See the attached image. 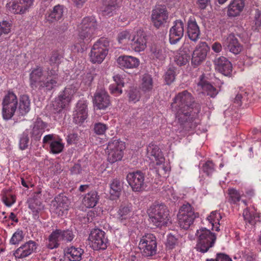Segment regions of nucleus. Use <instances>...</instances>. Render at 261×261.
Instances as JSON below:
<instances>
[{"mask_svg":"<svg viewBox=\"0 0 261 261\" xmlns=\"http://www.w3.org/2000/svg\"><path fill=\"white\" fill-rule=\"evenodd\" d=\"M63 14V6L58 5L54 7L53 11L46 14V19L49 22H53L60 19Z\"/></svg>","mask_w":261,"mask_h":261,"instance_id":"c9c22d12","label":"nucleus"},{"mask_svg":"<svg viewBox=\"0 0 261 261\" xmlns=\"http://www.w3.org/2000/svg\"><path fill=\"white\" fill-rule=\"evenodd\" d=\"M97 23L94 17L84 18L78 27V35L75 38V47H82L85 40L89 41L97 35Z\"/></svg>","mask_w":261,"mask_h":261,"instance_id":"20e7f679","label":"nucleus"},{"mask_svg":"<svg viewBox=\"0 0 261 261\" xmlns=\"http://www.w3.org/2000/svg\"><path fill=\"white\" fill-rule=\"evenodd\" d=\"M123 188V183L120 179H113L110 184V197L112 200H116L119 197Z\"/></svg>","mask_w":261,"mask_h":261,"instance_id":"7c9ffc66","label":"nucleus"},{"mask_svg":"<svg viewBox=\"0 0 261 261\" xmlns=\"http://www.w3.org/2000/svg\"><path fill=\"white\" fill-rule=\"evenodd\" d=\"M19 110L21 115H24L30 110V100L27 95H22L19 100Z\"/></svg>","mask_w":261,"mask_h":261,"instance_id":"ea45409f","label":"nucleus"},{"mask_svg":"<svg viewBox=\"0 0 261 261\" xmlns=\"http://www.w3.org/2000/svg\"><path fill=\"white\" fill-rule=\"evenodd\" d=\"M184 34V23L181 20H176L169 31V42L176 44L182 38Z\"/></svg>","mask_w":261,"mask_h":261,"instance_id":"6ab92c4d","label":"nucleus"},{"mask_svg":"<svg viewBox=\"0 0 261 261\" xmlns=\"http://www.w3.org/2000/svg\"><path fill=\"white\" fill-rule=\"evenodd\" d=\"M2 201L7 206H11L16 201V197L9 190L4 189L2 191Z\"/></svg>","mask_w":261,"mask_h":261,"instance_id":"79ce46f5","label":"nucleus"},{"mask_svg":"<svg viewBox=\"0 0 261 261\" xmlns=\"http://www.w3.org/2000/svg\"><path fill=\"white\" fill-rule=\"evenodd\" d=\"M126 179L134 192H141L146 188L144 174L140 171L129 173Z\"/></svg>","mask_w":261,"mask_h":261,"instance_id":"dca6fc26","label":"nucleus"},{"mask_svg":"<svg viewBox=\"0 0 261 261\" xmlns=\"http://www.w3.org/2000/svg\"><path fill=\"white\" fill-rule=\"evenodd\" d=\"M108 129V126L101 122L95 123L94 125L93 130L97 135H103Z\"/></svg>","mask_w":261,"mask_h":261,"instance_id":"4d7b16f0","label":"nucleus"},{"mask_svg":"<svg viewBox=\"0 0 261 261\" xmlns=\"http://www.w3.org/2000/svg\"><path fill=\"white\" fill-rule=\"evenodd\" d=\"M245 7V0H231L227 7V15L229 17L240 15Z\"/></svg>","mask_w":261,"mask_h":261,"instance_id":"a878e982","label":"nucleus"},{"mask_svg":"<svg viewBox=\"0 0 261 261\" xmlns=\"http://www.w3.org/2000/svg\"><path fill=\"white\" fill-rule=\"evenodd\" d=\"M113 80L115 82L114 84L123 87L124 86V79L120 74H116L113 76Z\"/></svg>","mask_w":261,"mask_h":261,"instance_id":"e2e57ef3","label":"nucleus"},{"mask_svg":"<svg viewBox=\"0 0 261 261\" xmlns=\"http://www.w3.org/2000/svg\"><path fill=\"white\" fill-rule=\"evenodd\" d=\"M74 237V234L71 230L56 229L48 236L46 240V246L49 249H56L60 246L61 242H70Z\"/></svg>","mask_w":261,"mask_h":261,"instance_id":"0eeeda50","label":"nucleus"},{"mask_svg":"<svg viewBox=\"0 0 261 261\" xmlns=\"http://www.w3.org/2000/svg\"><path fill=\"white\" fill-rule=\"evenodd\" d=\"M34 0H12L6 5L7 10L14 14H23L33 5Z\"/></svg>","mask_w":261,"mask_h":261,"instance_id":"4468645a","label":"nucleus"},{"mask_svg":"<svg viewBox=\"0 0 261 261\" xmlns=\"http://www.w3.org/2000/svg\"><path fill=\"white\" fill-rule=\"evenodd\" d=\"M12 23L6 20L0 22V36L7 35L11 32Z\"/></svg>","mask_w":261,"mask_h":261,"instance_id":"6e6d98bb","label":"nucleus"},{"mask_svg":"<svg viewBox=\"0 0 261 261\" xmlns=\"http://www.w3.org/2000/svg\"><path fill=\"white\" fill-rule=\"evenodd\" d=\"M210 47L205 42H200L195 48L191 58V64L196 67L206 59Z\"/></svg>","mask_w":261,"mask_h":261,"instance_id":"2eb2a0df","label":"nucleus"},{"mask_svg":"<svg viewBox=\"0 0 261 261\" xmlns=\"http://www.w3.org/2000/svg\"><path fill=\"white\" fill-rule=\"evenodd\" d=\"M121 88L122 87L115 84H111L109 86L111 93L115 96H118L122 93Z\"/></svg>","mask_w":261,"mask_h":261,"instance_id":"052dcab7","label":"nucleus"},{"mask_svg":"<svg viewBox=\"0 0 261 261\" xmlns=\"http://www.w3.org/2000/svg\"><path fill=\"white\" fill-rule=\"evenodd\" d=\"M224 46L234 55L239 54L243 50V46L234 34H229L223 42Z\"/></svg>","mask_w":261,"mask_h":261,"instance_id":"5701e85b","label":"nucleus"},{"mask_svg":"<svg viewBox=\"0 0 261 261\" xmlns=\"http://www.w3.org/2000/svg\"><path fill=\"white\" fill-rule=\"evenodd\" d=\"M153 88V80L149 74L143 75L142 79L141 88L144 91H149Z\"/></svg>","mask_w":261,"mask_h":261,"instance_id":"a18cd8bd","label":"nucleus"},{"mask_svg":"<svg viewBox=\"0 0 261 261\" xmlns=\"http://www.w3.org/2000/svg\"><path fill=\"white\" fill-rule=\"evenodd\" d=\"M59 79L58 70L48 69L44 73L43 68L38 66L30 73V86L34 90L50 91L58 86Z\"/></svg>","mask_w":261,"mask_h":261,"instance_id":"f03ea898","label":"nucleus"},{"mask_svg":"<svg viewBox=\"0 0 261 261\" xmlns=\"http://www.w3.org/2000/svg\"><path fill=\"white\" fill-rule=\"evenodd\" d=\"M190 51L189 49V44H184L179 49L174 57V61L176 64L179 66L186 65L190 60Z\"/></svg>","mask_w":261,"mask_h":261,"instance_id":"cd10ccee","label":"nucleus"},{"mask_svg":"<svg viewBox=\"0 0 261 261\" xmlns=\"http://www.w3.org/2000/svg\"><path fill=\"white\" fill-rule=\"evenodd\" d=\"M176 75V69L174 68H170L165 74V80L167 85L171 84L175 80Z\"/></svg>","mask_w":261,"mask_h":261,"instance_id":"5fc2aeb1","label":"nucleus"},{"mask_svg":"<svg viewBox=\"0 0 261 261\" xmlns=\"http://www.w3.org/2000/svg\"><path fill=\"white\" fill-rule=\"evenodd\" d=\"M139 248L144 257H151L157 253V241L155 236L152 233L143 236L139 243Z\"/></svg>","mask_w":261,"mask_h":261,"instance_id":"9d476101","label":"nucleus"},{"mask_svg":"<svg viewBox=\"0 0 261 261\" xmlns=\"http://www.w3.org/2000/svg\"><path fill=\"white\" fill-rule=\"evenodd\" d=\"M215 69L226 76H230L232 71L231 62L225 57L221 56L215 58L214 60Z\"/></svg>","mask_w":261,"mask_h":261,"instance_id":"aec40b11","label":"nucleus"},{"mask_svg":"<svg viewBox=\"0 0 261 261\" xmlns=\"http://www.w3.org/2000/svg\"><path fill=\"white\" fill-rule=\"evenodd\" d=\"M147 156L153 162L155 161L156 165H161L165 161L163 155L159 146L153 143L149 144L147 146Z\"/></svg>","mask_w":261,"mask_h":261,"instance_id":"393cba45","label":"nucleus"},{"mask_svg":"<svg viewBox=\"0 0 261 261\" xmlns=\"http://www.w3.org/2000/svg\"><path fill=\"white\" fill-rule=\"evenodd\" d=\"M33 126L42 133L45 130L49 131V126L47 123L44 122L40 118H37L33 123Z\"/></svg>","mask_w":261,"mask_h":261,"instance_id":"864d4df0","label":"nucleus"},{"mask_svg":"<svg viewBox=\"0 0 261 261\" xmlns=\"http://www.w3.org/2000/svg\"><path fill=\"white\" fill-rule=\"evenodd\" d=\"M117 62L119 67L123 69L136 68L140 65V60L138 58L128 55L119 56Z\"/></svg>","mask_w":261,"mask_h":261,"instance_id":"b1692460","label":"nucleus"},{"mask_svg":"<svg viewBox=\"0 0 261 261\" xmlns=\"http://www.w3.org/2000/svg\"><path fill=\"white\" fill-rule=\"evenodd\" d=\"M198 86L202 89L203 92L211 97H215L218 94L216 88L203 80V75L200 77V81L198 83Z\"/></svg>","mask_w":261,"mask_h":261,"instance_id":"f704fd0d","label":"nucleus"},{"mask_svg":"<svg viewBox=\"0 0 261 261\" xmlns=\"http://www.w3.org/2000/svg\"><path fill=\"white\" fill-rule=\"evenodd\" d=\"M168 18V13L165 6H158L153 10L151 19L154 25L159 28L166 22Z\"/></svg>","mask_w":261,"mask_h":261,"instance_id":"a211bd4d","label":"nucleus"},{"mask_svg":"<svg viewBox=\"0 0 261 261\" xmlns=\"http://www.w3.org/2000/svg\"><path fill=\"white\" fill-rule=\"evenodd\" d=\"M82 167L80 164H75L71 168L70 171L72 174H78L81 172Z\"/></svg>","mask_w":261,"mask_h":261,"instance_id":"338daca9","label":"nucleus"},{"mask_svg":"<svg viewBox=\"0 0 261 261\" xmlns=\"http://www.w3.org/2000/svg\"><path fill=\"white\" fill-rule=\"evenodd\" d=\"M88 116L87 104L85 101L80 100L76 104L73 114V121L77 124L84 122Z\"/></svg>","mask_w":261,"mask_h":261,"instance_id":"412c9836","label":"nucleus"},{"mask_svg":"<svg viewBox=\"0 0 261 261\" xmlns=\"http://www.w3.org/2000/svg\"><path fill=\"white\" fill-rule=\"evenodd\" d=\"M91 246L94 250H104L107 247L108 239L105 232L100 229L92 230L89 237Z\"/></svg>","mask_w":261,"mask_h":261,"instance_id":"ddd939ff","label":"nucleus"},{"mask_svg":"<svg viewBox=\"0 0 261 261\" xmlns=\"http://www.w3.org/2000/svg\"><path fill=\"white\" fill-rule=\"evenodd\" d=\"M119 7L117 0H103L100 11L103 15L112 16Z\"/></svg>","mask_w":261,"mask_h":261,"instance_id":"c756f323","label":"nucleus"},{"mask_svg":"<svg viewBox=\"0 0 261 261\" xmlns=\"http://www.w3.org/2000/svg\"><path fill=\"white\" fill-rule=\"evenodd\" d=\"M129 101L136 103L138 101L140 98V93L139 90L135 88L130 89L128 92Z\"/></svg>","mask_w":261,"mask_h":261,"instance_id":"13d9d810","label":"nucleus"},{"mask_svg":"<svg viewBox=\"0 0 261 261\" xmlns=\"http://www.w3.org/2000/svg\"><path fill=\"white\" fill-rule=\"evenodd\" d=\"M107 148L109 150L108 160L114 163L121 160L125 148V143L119 140H113L109 142Z\"/></svg>","mask_w":261,"mask_h":261,"instance_id":"f8f14e48","label":"nucleus"},{"mask_svg":"<svg viewBox=\"0 0 261 261\" xmlns=\"http://www.w3.org/2000/svg\"><path fill=\"white\" fill-rule=\"evenodd\" d=\"M210 3V0H197V5L201 10L205 9Z\"/></svg>","mask_w":261,"mask_h":261,"instance_id":"69168bd1","label":"nucleus"},{"mask_svg":"<svg viewBox=\"0 0 261 261\" xmlns=\"http://www.w3.org/2000/svg\"><path fill=\"white\" fill-rule=\"evenodd\" d=\"M187 33L192 41L196 42L199 38L200 32L199 28L194 17H190L187 23Z\"/></svg>","mask_w":261,"mask_h":261,"instance_id":"c85d7f7f","label":"nucleus"},{"mask_svg":"<svg viewBox=\"0 0 261 261\" xmlns=\"http://www.w3.org/2000/svg\"><path fill=\"white\" fill-rule=\"evenodd\" d=\"M36 249V243L30 240L18 248L14 252V255L17 258H23L30 255Z\"/></svg>","mask_w":261,"mask_h":261,"instance_id":"4be33fe9","label":"nucleus"},{"mask_svg":"<svg viewBox=\"0 0 261 261\" xmlns=\"http://www.w3.org/2000/svg\"><path fill=\"white\" fill-rule=\"evenodd\" d=\"M222 217L218 211L212 212L207 217V219L212 226L213 230L218 231L220 225V221Z\"/></svg>","mask_w":261,"mask_h":261,"instance_id":"a19ab883","label":"nucleus"},{"mask_svg":"<svg viewBox=\"0 0 261 261\" xmlns=\"http://www.w3.org/2000/svg\"><path fill=\"white\" fill-rule=\"evenodd\" d=\"M177 217L180 227L184 229H188L193 224L195 219L199 217V214L194 212L190 203H187L181 206Z\"/></svg>","mask_w":261,"mask_h":261,"instance_id":"1a4fd4ad","label":"nucleus"},{"mask_svg":"<svg viewBox=\"0 0 261 261\" xmlns=\"http://www.w3.org/2000/svg\"><path fill=\"white\" fill-rule=\"evenodd\" d=\"M171 107L176 118L181 125L190 128L196 126L194 121L198 118L201 105L195 101L191 93L188 90L178 93Z\"/></svg>","mask_w":261,"mask_h":261,"instance_id":"f257e3e1","label":"nucleus"},{"mask_svg":"<svg viewBox=\"0 0 261 261\" xmlns=\"http://www.w3.org/2000/svg\"><path fill=\"white\" fill-rule=\"evenodd\" d=\"M131 217V210L128 206L121 205L118 211V219L121 222L129 219Z\"/></svg>","mask_w":261,"mask_h":261,"instance_id":"c03bdc74","label":"nucleus"},{"mask_svg":"<svg viewBox=\"0 0 261 261\" xmlns=\"http://www.w3.org/2000/svg\"><path fill=\"white\" fill-rule=\"evenodd\" d=\"M133 33H130L129 31H124L120 32L117 37L118 41L120 44L128 43L129 41L130 42L132 38Z\"/></svg>","mask_w":261,"mask_h":261,"instance_id":"3c124183","label":"nucleus"},{"mask_svg":"<svg viewBox=\"0 0 261 261\" xmlns=\"http://www.w3.org/2000/svg\"><path fill=\"white\" fill-rule=\"evenodd\" d=\"M29 134V130H25L19 137V147L22 150H25L29 146L30 142Z\"/></svg>","mask_w":261,"mask_h":261,"instance_id":"49530a36","label":"nucleus"},{"mask_svg":"<svg viewBox=\"0 0 261 261\" xmlns=\"http://www.w3.org/2000/svg\"><path fill=\"white\" fill-rule=\"evenodd\" d=\"M24 237V234L21 229H18L12 235L9 241L11 245H17L21 242Z\"/></svg>","mask_w":261,"mask_h":261,"instance_id":"de8ad7c7","label":"nucleus"},{"mask_svg":"<svg viewBox=\"0 0 261 261\" xmlns=\"http://www.w3.org/2000/svg\"><path fill=\"white\" fill-rule=\"evenodd\" d=\"M243 215L245 222L251 225H254L259 221V215L254 211H250L248 208L244 210Z\"/></svg>","mask_w":261,"mask_h":261,"instance_id":"58836bf2","label":"nucleus"},{"mask_svg":"<svg viewBox=\"0 0 261 261\" xmlns=\"http://www.w3.org/2000/svg\"><path fill=\"white\" fill-rule=\"evenodd\" d=\"M78 90L77 85L72 84L67 86L61 92L53 104L51 112L54 120L60 121L64 114V109L69 105Z\"/></svg>","mask_w":261,"mask_h":261,"instance_id":"7ed1b4c3","label":"nucleus"},{"mask_svg":"<svg viewBox=\"0 0 261 261\" xmlns=\"http://www.w3.org/2000/svg\"><path fill=\"white\" fill-rule=\"evenodd\" d=\"M261 28V11L257 9L255 10L254 19L253 20L252 29L258 30Z\"/></svg>","mask_w":261,"mask_h":261,"instance_id":"603ef678","label":"nucleus"},{"mask_svg":"<svg viewBox=\"0 0 261 261\" xmlns=\"http://www.w3.org/2000/svg\"><path fill=\"white\" fill-rule=\"evenodd\" d=\"M83 253V249L74 246L68 247L65 250V255L69 261L81 260Z\"/></svg>","mask_w":261,"mask_h":261,"instance_id":"2f4dec72","label":"nucleus"},{"mask_svg":"<svg viewBox=\"0 0 261 261\" xmlns=\"http://www.w3.org/2000/svg\"><path fill=\"white\" fill-rule=\"evenodd\" d=\"M63 56L59 52L55 51L52 52L49 59V64L51 66H55L58 70V67L61 62ZM53 69L56 70V67Z\"/></svg>","mask_w":261,"mask_h":261,"instance_id":"09e8293b","label":"nucleus"},{"mask_svg":"<svg viewBox=\"0 0 261 261\" xmlns=\"http://www.w3.org/2000/svg\"><path fill=\"white\" fill-rule=\"evenodd\" d=\"M110 42L108 38L101 37L94 43L91 49L90 60L93 64H100L107 56Z\"/></svg>","mask_w":261,"mask_h":261,"instance_id":"423d86ee","label":"nucleus"},{"mask_svg":"<svg viewBox=\"0 0 261 261\" xmlns=\"http://www.w3.org/2000/svg\"><path fill=\"white\" fill-rule=\"evenodd\" d=\"M29 207L32 210L35 217H38L39 213L43 209L41 203L37 200H33L30 202Z\"/></svg>","mask_w":261,"mask_h":261,"instance_id":"8fccbe9b","label":"nucleus"},{"mask_svg":"<svg viewBox=\"0 0 261 261\" xmlns=\"http://www.w3.org/2000/svg\"><path fill=\"white\" fill-rule=\"evenodd\" d=\"M149 222L154 226L161 227L167 225L170 215L167 206L164 204L151 205L147 211Z\"/></svg>","mask_w":261,"mask_h":261,"instance_id":"39448f33","label":"nucleus"},{"mask_svg":"<svg viewBox=\"0 0 261 261\" xmlns=\"http://www.w3.org/2000/svg\"><path fill=\"white\" fill-rule=\"evenodd\" d=\"M64 147L62 140L59 138L49 143L50 152L53 154H58L61 152Z\"/></svg>","mask_w":261,"mask_h":261,"instance_id":"37998d69","label":"nucleus"},{"mask_svg":"<svg viewBox=\"0 0 261 261\" xmlns=\"http://www.w3.org/2000/svg\"><path fill=\"white\" fill-rule=\"evenodd\" d=\"M227 199L230 204L237 205L241 201L242 195L236 189L231 188L227 190Z\"/></svg>","mask_w":261,"mask_h":261,"instance_id":"4c0bfd02","label":"nucleus"},{"mask_svg":"<svg viewBox=\"0 0 261 261\" xmlns=\"http://www.w3.org/2000/svg\"><path fill=\"white\" fill-rule=\"evenodd\" d=\"M202 170L207 175L212 174L215 171L214 163L211 161H207L202 166Z\"/></svg>","mask_w":261,"mask_h":261,"instance_id":"bf43d9fd","label":"nucleus"},{"mask_svg":"<svg viewBox=\"0 0 261 261\" xmlns=\"http://www.w3.org/2000/svg\"><path fill=\"white\" fill-rule=\"evenodd\" d=\"M147 39L145 33L139 30L133 33L132 38L129 43L130 48L136 52L143 51L146 47Z\"/></svg>","mask_w":261,"mask_h":261,"instance_id":"f3484780","label":"nucleus"},{"mask_svg":"<svg viewBox=\"0 0 261 261\" xmlns=\"http://www.w3.org/2000/svg\"><path fill=\"white\" fill-rule=\"evenodd\" d=\"M93 102L98 109L104 110L110 104V97L105 90L96 91L94 95Z\"/></svg>","mask_w":261,"mask_h":261,"instance_id":"bb28decb","label":"nucleus"},{"mask_svg":"<svg viewBox=\"0 0 261 261\" xmlns=\"http://www.w3.org/2000/svg\"><path fill=\"white\" fill-rule=\"evenodd\" d=\"M2 115L5 120L10 119L14 115L18 106L16 94L10 91L4 96L2 101Z\"/></svg>","mask_w":261,"mask_h":261,"instance_id":"9b49d317","label":"nucleus"},{"mask_svg":"<svg viewBox=\"0 0 261 261\" xmlns=\"http://www.w3.org/2000/svg\"><path fill=\"white\" fill-rule=\"evenodd\" d=\"M197 237V250L201 253H205L214 246L216 240V235L206 228L197 230L196 233Z\"/></svg>","mask_w":261,"mask_h":261,"instance_id":"6e6552de","label":"nucleus"},{"mask_svg":"<svg viewBox=\"0 0 261 261\" xmlns=\"http://www.w3.org/2000/svg\"><path fill=\"white\" fill-rule=\"evenodd\" d=\"M32 138L35 140L38 141L39 140L43 134L42 132H40L39 130L36 128L34 126H33V128L30 133Z\"/></svg>","mask_w":261,"mask_h":261,"instance_id":"680f3d73","label":"nucleus"},{"mask_svg":"<svg viewBox=\"0 0 261 261\" xmlns=\"http://www.w3.org/2000/svg\"><path fill=\"white\" fill-rule=\"evenodd\" d=\"M55 200L57 203V206L56 209V213L60 216H63L67 213L69 207L67 197L59 196L55 198Z\"/></svg>","mask_w":261,"mask_h":261,"instance_id":"72a5a7b5","label":"nucleus"},{"mask_svg":"<svg viewBox=\"0 0 261 261\" xmlns=\"http://www.w3.org/2000/svg\"><path fill=\"white\" fill-rule=\"evenodd\" d=\"M216 259L217 261H232L228 255L223 253H217Z\"/></svg>","mask_w":261,"mask_h":261,"instance_id":"0e129e2a","label":"nucleus"},{"mask_svg":"<svg viewBox=\"0 0 261 261\" xmlns=\"http://www.w3.org/2000/svg\"><path fill=\"white\" fill-rule=\"evenodd\" d=\"M176 242L177 240L174 236L172 235L168 236L167 243L171 248L174 247V245L176 243Z\"/></svg>","mask_w":261,"mask_h":261,"instance_id":"774afa93","label":"nucleus"},{"mask_svg":"<svg viewBox=\"0 0 261 261\" xmlns=\"http://www.w3.org/2000/svg\"><path fill=\"white\" fill-rule=\"evenodd\" d=\"M99 199L98 193L95 191H92L85 195L82 202L87 208H93L97 204Z\"/></svg>","mask_w":261,"mask_h":261,"instance_id":"473e14b6","label":"nucleus"},{"mask_svg":"<svg viewBox=\"0 0 261 261\" xmlns=\"http://www.w3.org/2000/svg\"><path fill=\"white\" fill-rule=\"evenodd\" d=\"M150 51L153 58L160 61L164 60L166 57L165 47L160 44H152L150 47Z\"/></svg>","mask_w":261,"mask_h":261,"instance_id":"e433bc0d","label":"nucleus"}]
</instances>
